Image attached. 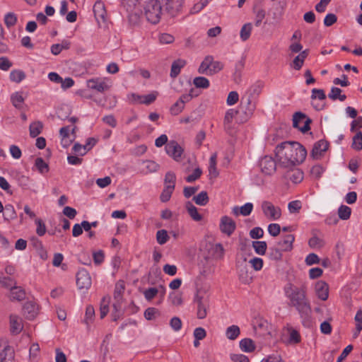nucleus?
<instances>
[{"mask_svg": "<svg viewBox=\"0 0 362 362\" xmlns=\"http://www.w3.org/2000/svg\"><path fill=\"white\" fill-rule=\"evenodd\" d=\"M261 362H284L281 356L279 354H272L264 358Z\"/></svg>", "mask_w": 362, "mask_h": 362, "instance_id": "obj_64", "label": "nucleus"}, {"mask_svg": "<svg viewBox=\"0 0 362 362\" xmlns=\"http://www.w3.org/2000/svg\"><path fill=\"white\" fill-rule=\"evenodd\" d=\"M0 284L5 288H11L16 285V281L11 277L0 275Z\"/></svg>", "mask_w": 362, "mask_h": 362, "instance_id": "obj_54", "label": "nucleus"}, {"mask_svg": "<svg viewBox=\"0 0 362 362\" xmlns=\"http://www.w3.org/2000/svg\"><path fill=\"white\" fill-rule=\"evenodd\" d=\"M4 21L6 26L10 28L16 24L18 21L17 16L13 12L7 13L4 16Z\"/></svg>", "mask_w": 362, "mask_h": 362, "instance_id": "obj_43", "label": "nucleus"}, {"mask_svg": "<svg viewBox=\"0 0 362 362\" xmlns=\"http://www.w3.org/2000/svg\"><path fill=\"white\" fill-rule=\"evenodd\" d=\"M315 291L317 297L322 300H326L329 296V287L326 282L320 281L315 284Z\"/></svg>", "mask_w": 362, "mask_h": 362, "instance_id": "obj_21", "label": "nucleus"}, {"mask_svg": "<svg viewBox=\"0 0 362 362\" xmlns=\"http://www.w3.org/2000/svg\"><path fill=\"white\" fill-rule=\"evenodd\" d=\"M185 207L193 220L199 221L202 219V216L198 213L197 207L194 206L191 202H187L185 204Z\"/></svg>", "mask_w": 362, "mask_h": 362, "instance_id": "obj_32", "label": "nucleus"}, {"mask_svg": "<svg viewBox=\"0 0 362 362\" xmlns=\"http://www.w3.org/2000/svg\"><path fill=\"white\" fill-rule=\"evenodd\" d=\"M329 147V143L325 140L321 139L313 145V149L310 153V156L313 159H319L327 151Z\"/></svg>", "mask_w": 362, "mask_h": 362, "instance_id": "obj_13", "label": "nucleus"}, {"mask_svg": "<svg viewBox=\"0 0 362 362\" xmlns=\"http://www.w3.org/2000/svg\"><path fill=\"white\" fill-rule=\"evenodd\" d=\"M219 228L223 233L230 236L236 228V223L230 217L223 216L221 218Z\"/></svg>", "mask_w": 362, "mask_h": 362, "instance_id": "obj_11", "label": "nucleus"}, {"mask_svg": "<svg viewBox=\"0 0 362 362\" xmlns=\"http://www.w3.org/2000/svg\"><path fill=\"white\" fill-rule=\"evenodd\" d=\"M193 84L197 88H208L210 86L209 81L204 76L195 77L193 80Z\"/></svg>", "mask_w": 362, "mask_h": 362, "instance_id": "obj_37", "label": "nucleus"}, {"mask_svg": "<svg viewBox=\"0 0 362 362\" xmlns=\"http://www.w3.org/2000/svg\"><path fill=\"white\" fill-rule=\"evenodd\" d=\"M206 248L209 251V257L219 259L224 256V248L221 243H206Z\"/></svg>", "mask_w": 362, "mask_h": 362, "instance_id": "obj_15", "label": "nucleus"}, {"mask_svg": "<svg viewBox=\"0 0 362 362\" xmlns=\"http://www.w3.org/2000/svg\"><path fill=\"white\" fill-rule=\"evenodd\" d=\"M288 330L290 334L288 339V342L290 344H298L300 342L301 337L299 332L296 329H293V327H289Z\"/></svg>", "mask_w": 362, "mask_h": 362, "instance_id": "obj_47", "label": "nucleus"}, {"mask_svg": "<svg viewBox=\"0 0 362 362\" xmlns=\"http://www.w3.org/2000/svg\"><path fill=\"white\" fill-rule=\"evenodd\" d=\"M284 291L289 300L288 305L295 308L298 313L303 325L310 327L312 325V308L307 297V287L305 285L298 287L289 282L284 286Z\"/></svg>", "mask_w": 362, "mask_h": 362, "instance_id": "obj_1", "label": "nucleus"}, {"mask_svg": "<svg viewBox=\"0 0 362 362\" xmlns=\"http://www.w3.org/2000/svg\"><path fill=\"white\" fill-rule=\"evenodd\" d=\"M183 0H150L144 7V14L148 22L157 24L166 12L175 16L181 9Z\"/></svg>", "mask_w": 362, "mask_h": 362, "instance_id": "obj_3", "label": "nucleus"}, {"mask_svg": "<svg viewBox=\"0 0 362 362\" xmlns=\"http://www.w3.org/2000/svg\"><path fill=\"white\" fill-rule=\"evenodd\" d=\"M25 98L23 95V92L17 91L11 94V102L12 105L18 110H23Z\"/></svg>", "mask_w": 362, "mask_h": 362, "instance_id": "obj_25", "label": "nucleus"}, {"mask_svg": "<svg viewBox=\"0 0 362 362\" xmlns=\"http://www.w3.org/2000/svg\"><path fill=\"white\" fill-rule=\"evenodd\" d=\"M14 350L9 345L0 344V362H13Z\"/></svg>", "mask_w": 362, "mask_h": 362, "instance_id": "obj_18", "label": "nucleus"}, {"mask_svg": "<svg viewBox=\"0 0 362 362\" xmlns=\"http://www.w3.org/2000/svg\"><path fill=\"white\" fill-rule=\"evenodd\" d=\"M125 286L124 282L122 281H118L115 284V291H114V300L115 302L113 303V308L115 309H121L122 308V302L123 299V293L124 291Z\"/></svg>", "mask_w": 362, "mask_h": 362, "instance_id": "obj_14", "label": "nucleus"}, {"mask_svg": "<svg viewBox=\"0 0 362 362\" xmlns=\"http://www.w3.org/2000/svg\"><path fill=\"white\" fill-rule=\"evenodd\" d=\"M11 332L13 334H19L23 329L22 320L16 315H10Z\"/></svg>", "mask_w": 362, "mask_h": 362, "instance_id": "obj_23", "label": "nucleus"}, {"mask_svg": "<svg viewBox=\"0 0 362 362\" xmlns=\"http://www.w3.org/2000/svg\"><path fill=\"white\" fill-rule=\"evenodd\" d=\"M71 114V110L67 105H62L57 110V116L61 120H66Z\"/></svg>", "mask_w": 362, "mask_h": 362, "instance_id": "obj_41", "label": "nucleus"}, {"mask_svg": "<svg viewBox=\"0 0 362 362\" xmlns=\"http://www.w3.org/2000/svg\"><path fill=\"white\" fill-rule=\"evenodd\" d=\"M23 309L26 318L29 320L33 319L37 315L35 304L31 301L26 302Z\"/></svg>", "mask_w": 362, "mask_h": 362, "instance_id": "obj_29", "label": "nucleus"}, {"mask_svg": "<svg viewBox=\"0 0 362 362\" xmlns=\"http://www.w3.org/2000/svg\"><path fill=\"white\" fill-rule=\"evenodd\" d=\"M159 289L158 288H156V287H151V288H148V289H146L145 291L144 292V297L145 298L148 300V301H150L158 293H159Z\"/></svg>", "mask_w": 362, "mask_h": 362, "instance_id": "obj_56", "label": "nucleus"}, {"mask_svg": "<svg viewBox=\"0 0 362 362\" xmlns=\"http://www.w3.org/2000/svg\"><path fill=\"white\" fill-rule=\"evenodd\" d=\"M308 245L311 248H320L324 245V241L315 235L310 238Z\"/></svg>", "mask_w": 362, "mask_h": 362, "instance_id": "obj_51", "label": "nucleus"}, {"mask_svg": "<svg viewBox=\"0 0 362 362\" xmlns=\"http://www.w3.org/2000/svg\"><path fill=\"white\" fill-rule=\"evenodd\" d=\"M239 212L243 216H249L253 209V204L250 202H247L243 206L239 207Z\"/></svg>", "mask_w": 362, "mask_h": 362, "instance_id": "obj_58", "label": "nucleus"}, {"mask_svg": "<svg viewBox=\"0 0 362 362\" xmlns=\"http://www.w3.org/2000/svg\"><path fill=\"white\" fill-rule=\"evenodd\" d=\"M252 12L255 16V25L256 27H259L262 23V21L265 18L266 11L264 9L258 8L256 5H255L252 8Z\"/></svg>", "mask_w": 362, "mask_h": 362, "instance_id": "obj_30", "label": "nucleus"}, {"mask_svg": "<svg viewBox=\"0 0 362 362\" xmlns=\"http://www.w3.org/2000/svg\"><path fill=\"white\" fill-rule=\"evenodd\" d=\"M88 86L90 89L95 90L103 93L109 88V86L105 82L97 78L88 81Z\"/></svg>", "mask_w": 362, "mask_h": 362, "instance_id": "obj_24", "label": "nucleus"}, {"mask_svg": "<svg viewBox=\"0 0 362 362\" xmlns=\"http://www.w3.org/2000/svg\"><path fill=\"white\" fill-rule=\"evenodd\" d=\"M165 149L167 154L173 157L176 161L179 160L183 153V149L175 141H170L168 143L165 145Z\"/></svg>", "mask_w": 362, "mask_h": 362, "instance_id": "obj_12", "label": "nucleus"}, {"mask_svg": "<svg viewBox=\"0 0 362 362\" xmlns=\"http://www.w3.org/2000/svg\"><path fill=\"white\" fill-rule=\"evenodd\" d=\"M252 30V24L251 23H245L240 29V39L244 42L247 40L250 37Z\"/></svg>", "mask_w": 362, "mask_h": 362, "instance_id": "obj_33", "label": "nucleus"}, {"mask_svg": "<svg viewBox=\"0 0 362 362\" xmlns=\"http://www.w3.org/2000/svg\"><path fill=\"white\" fill-rule=\"evenodd\" d=\"M43 128L42 123L41 122H35L31 123L29 127L30 136L32 138L37 136L42 132Z\"/></svg>", "mask_w": 362, "mask_h": 362, "instance_id": "obj_35", "label": "nucleus"}, {"mask_svg": "<svg viewBox=\"0 0 362 362\" xmlns=\"http://www.w3.org/2000/svg\"><path fill=\"white\" fill-rule=\"evenodd\" d=\"M351 214L350 207L346 205H341L338 209V216L341 220H348Z\"/></svg>", "mask_w": 362, "mask_h": 362, "instance_id": "obj_45", "label": "nucleus"}, {"mask_svg": "<svg viewBox=\"0 0 362 362\" xmlns=\"http://www.w3.org/2000/svg\"><path fill=\"white\" fill-rule=\"evenodd\" d=\"M261 171L267 175H272L276 169V163L274 159L269 156H265L259 162Z\"/></svg>", "mask_w": 362, "mask_h": 362, "instance_id": "obj_10", "label": "nucleus"}, {"mask_svg": "<svg viewBox=\"0 0 362 362\" xmlns=\"http://www.w3.org/2000/svg\"><path fill=\"white\" fill-rule=\"evenodd\" d=\"M223 69V64L219 61H214L211 55L206 56L202 62L198 69L200 74L213 76Z\"/></svg>", "mask_w": 362, "mask_h": 362, "instance_id": "obj_5", "label": "nucleus"}, {"mask_svg": "<svg viewBox=\"0 0 362 362\" xmlns=\"http://www.w3.org/2000/svg\"><path fill=\"white\" fill-rule=\"evenodd\" d=\"M282 252L279 247H269L268 256L272 260L279 261L282 259Z\"/></svg>", "mask_w": 362, "mask_h": 362, "instance_id": "obj_42", "label": "nucleus"}, {"mask_svg": "<svg viewBox=\"0 0 362 362\" xmlns=\"http://www.w3.org/2000/svg\"><path fill=\"white\" fill-rule=\"evenodd\" d=\"M202 171L199 168H197L194 172L185 177L187 182L192 183L199 179L202 175Z\"/></svg>", "mask_w": 362, "mask_h": 362, "instance_id": "obj_59", "label": "nucleus"}, {"mask_svg": "<svg viewBox=\"0 0 362 362\" xmlns=\"http://www.w3.org/2000/svg\"><path fill=\"white\" fill-rule=\"evenodd\" d=\"M11 300L21 301L25 298V291L21 286H13L10 289Z\"/></svg>", "mask_w": 362, "mask_h": 362, "instance_id": "obj_26", "label": "nucleus"}, {"mask_svg": "<svg viewBox=\"0 0 362 362\" xmlns=\"http://www.w3.org/2000/svg\"><path fill=\"white\" fill-rule=\"evenodd\" d=\"M159 314V311L156 308H148L144 312V317L148 320H151L156 317V315Z\"/></svg>", "mask_w": 362, "mask_h": 362, "instance_id": "obj_63", "label": "nucleus"}, {"mask_svg": "<svg viewBox=\"0 0 362 362\" xmlns=\"http://www.w3.org/2000/svg\"><path fill=\"white\" fill-rule=\"evenodd\" d=\"M194 301L197 304V317L201 320L204 319L207 315V310L209 308V298L197 294Z\"/></svg>", "mask_w": 362, "mask_h": 362, "instance_id": "obj_8", "label": "nucleus"}, {"mask_svg": "<svg viewBox=\"0 0 362 362\" xmlns=\"http://www.w3.org/2000/svg\"><path fill=\"white\" fill-rule=\"evenodd\" d=\"M286 7V0H279L278 2L274 4L272 11V16L274 22L279 23L281 21L284 14Z\"/></svg>", "mask_w": 362, "mask_h": 362, "instance_id": "obj_16", "label": "nucleus"}, {"mask_svg": "<svg viewBox=\"0 0 362 362\" xmlns=\"http://www.w3.org/2000/svg\"><path fill=\"white\" fill-rule=\"evenodd\" d=\"M35 223L37 225L36 233L39 236H42L46 233V226L40 218L35 219Z\"/></svg>", "mask_w": 362, "mask_h": 362, "instance_id": "obj_62", "label": "nucleus"}, {"mask_svg": "<svg viewBox=\"0 0 362 362\" xmlns=\"http://www.w3.org/2000/svg\"><path fill=\"white\" fill-rule=\"evenodd\" d=\"M244 100H245V98H243L239 110H235L233 109H230L226 112V115L224 117V124L225 125L230 124L233 117L235 115H239L238 120L239 121V122L242 123L240 120L241 118H243L245 115V112L241 109L242 106H245L244 105Z\"/></svg>", "mask_w": 362, "mask_h": 362, "instance_id": "obj_17", "label": "nucleus"}, {"mask_svg": "<svg viewBox=\"0 0 362 362\" xmlns=\"http://www.w3.org/2000/svg\"><path fill=\"white\" fill-rule=\"evenodd\" d=\"M261 209L264 216L269 220H278L281 216V209L269 201H263Z\"/></svg>", "mask_w": 362, "mask_h": 362, "instance_id": "obj_7", "label": "nucleus"}, {"mask_svg": "<svg viewBox=\"0 0 362 362\" xmlns=\"http://www.w3.org/2000/svg\"><path fill=\"white\" fill-rule=\"evenodd\" d=\"M311 122V119L301 112H296L293 116V127L298 129L302 133H305L310 129Z\"/></svg>", "mask_w": 362, "mask_h": 362, "instance_id": "obj_6", "label": "nucleus"}, {"mask_svg": "<svg viewBox=\"0 0 362 362\" xmlns=\"http://www.w3.org/2000/svg\"><path fill=\"white\" fill-rule=\"evenodd\" d=\"M193 200L197 205L206 206L209 202V199L207 192L206 191H202L197 196L193 197Z\"/></svg>", "mask_w": 362, "mask_h": 362, "instance_id": "obj_36", "label": "nucleus"}, {"mask_svg": "<svg viewBox=\"0 0 362 362\" xmlns=\"http://www.w3.org/2000/svg\"><path fill=\"white\" fill-rule=\"evenodd\" d=\"M354 320L356 321V332L354 333V337H356L362 330V310L359 309L355 315Z\"/></svg>", "mask_w": 362, "mask_h": 362, "instance_id": "obj_44", "label": "nucleus"}, {"mask_svg": "<svg viewBox=\"0 0 362 362\" xmlns=\"http://www.w3.org/2000/svg\"><path fill=\"white\" fill-rule=\"evenodd\" d=\"M252 247L257 254L264 255L266 253L267 245L265 241H253Z\"/></svg>", "mask_w": 362, "mask_h": 362, "instance_id": "obj_38", "label": "nucleus"}, {"mask_svg": "<svg viewBox=\"0 0 362 362\" xmlns=\"http://www.w3.org/2000/svg\"><path fill=\"white\" fill-rule=\"evenodd\" d=\"M95 317V309L91 305H88L86 309L84 322L88 325Z\"/></svg>", "mask_w": 362, "mask_h": 362, "instance_id": "obj_53", "label": "nucleus"}, {"mask_svg": "<svg viewBox=\"0 0 362 362\" xmlns=\"http://www.w3.org/2000/svg\"><path fill=\"white\" fill-rule=\"evenodd\" d=\"M186 61L182 59L175 60L171 65L170 77L176 78L180 74L182 68L186 65Z\"/></svg>", "mask_w": 362, "mask_h": 362, "instance_id": "obj_27", "label": "nucleus"}, {"mask_svg": "<svg viewBox=\"0 0 362 362\" xmlns=\"http://www.w3.org/2000/svg\"><path fill=\"white\" fill-rule=\"evenodd\" d=\"M288 171L284 175L285 178L289 179L293 183H300L303 179V173L298 168H287Z\"/></svg>", "mask_w": 362, "mask_h": 362, "instance_id": "obj_20", "label": "nucleus"}, {"mask_svg": "<svg viewBox=\"0 0 362 362\" xmlns=\"http://www.w3.org/2000/svg\"><path fill=\"white\" fill-rule=\"evenodd\" d=\"M25 78V74L24 71L19 70V69H15L11 71L9 78L11 81L16 82V83H20Z\"/></svg>", "mask_w": 362, "mask_h": 362, "instance_id": "obj_40", "label": "nucleus"}, {"mask_svg": "<svg viewBox=\"0 0 362 362\" xmlns=\"http://www.w3.org/2000/svg\"><path fill=\"white\" fill-rule=\"evenodd\" d=\"M263 83L257 81L251 86L248 90L249 96L245 99V106H242L241 109L245 112V116L240 119L241 122H247L252 115L255 110V105L252 104V99L257 97L262 91Z\"/></svg>", "mask_w": 362, "mask_h": 362, "instance_id": "obj_4", "label": "nucleus"}, {"mask_svg": "<svg viewBox=\"0 0 362 362\" xmlns=\"http://www.w3.org/2000/svg\"><path fill=\"white\" fill-rule=\"evenodd\" d=\"M337 21V16L334 13H330L325 16L324 18V25L326 27H329L334 24Z\"/></svg>", "mask_w": 362, "mask_h": 362, "instance_id": "obj_61", "label": "nucleus"}, {"mask_svg": "<svg viewBox=\"0 0 362 362\" xmlns=\"http://www.w3.org/2000/svg\"><path fill=\"white\" fill-rule=\"evenodd\" d=\"M240 334V330L238 325L229 326L226 330V336L230 340H235Z\"/></svg>", "mask_w": 362, "mask_h": 362, "instance_id": "obj_34", "label": "nucleus"}, {"mask_svg": "<svg viewBox=\"0 0 362 362\" xmlns=\"http://www.w3.org/2000/svg\"><path fill=\"white\" fill-rule=\"evenodd\" d=\"M239 346L240 349L246 353H251L255 350V344L252 339L245 338L240 341Z\"/></svg>", "mask_w": 362, "mask_h": 362, "instance_id": "obj_28", "label": "nucleus"}, {"mask_svg": "<svg viewBox=\"0 0 362 362\" xmlns=\"http://www.w3.org/2000/svg\"><path fill=\"white\" fill-rule=\"evenodd\" d=\"M275 153L279 167L292 168L305 160L307 151L297 141H284L276 147Z\"/></svg>", "mask_w": 362, "mask_h": 362, "instance_id": "obj_2", "label": "nucleus"}, {"mask_svg": "<svg viewBox=\"0 0 362 362\" xmlns=\"http://www.w3.org/2000/svg\"><path fill=\"white\" fill-rule=\"evenodd\" d=\"M176 176L175 174L171 171L166 173L164 179L165 186H174L175 187Z\"/></svg>", "mask_w": 362, "mask_h": 362, "instance_id": "obj_52", "label": "nucleus"}, {"mask_svg": "<svg viewBox=\"0 0 362 362\" xmlns=\"http://www.w3.org/2000/svg\"><path fill=\"white\" fill-rule=\"evenodd\" d=\"M185 105L182 104V100H177L175 104H173L170 109V114L173 115H179L184 109Z\"/></svg>", "mask_w": 362, "mask_h": 362, "instance_id": "obj_55", "label": "nucleus"}, {"mask_svg": "<svg viewBox=\"0 0 362 362\" xmlns=\"http://www.w3.org/2000/svg\"><path fill=\"white\" fill-rule=\"evenodd\" d=\"M295 240L293 235L288 234L284 236L283 240L277 243L279 247L284 251L289 252L293 249V243Z\"/></svg>", "mask_w": 362, "mask_h": 362, "instance_id": "obj_22", "label": "nucleus"}, {"mask_svg": "<svg viewBox=\"0 0 362 362\" xmlns=\"http://www.w3.org/2000/svg\"><path fill=\"white\" fill-rule=\"evenodd\" d=\"M93 13L98 24H100V21L103 23L106 21V11L105 5L103 1L98 0L93 6Z\"/></svg>", "mask_w": 362, "mask_h": 362, "instance_id": "obj_19", "label": "nucleus"}, {"mask_svg": "<svg viewBox=\"0 0 362 362\" xmlns=\"http://www.w3.org/2000/svg\"><path fill=\"white\" fill-rule=\"evenodd\" d=\"M148 173H155L158 170L160 165L153 160H146L144 162Z\"/></svg>", "mask_w": 362, "mask_h": 362, "instance_id": "obj_60", "label": "nucleus"}, {"mask_svg": "<svg viewBox=\"0 0 362 362\" xmlns=\"http://www.w3.org/2000/svg\"><path fill=\"white\" fill-rule=\"evenodd\" d=\"M169 238H170V237L168 235V232L166 230L161 229V230H159L157 231L156 240L158 244H160V245L165 244L168 241Z\"/></svg>", "mask_w": 362, "mask_h": 362, "instance_id": "obj_49", "label": "nucleus"}, {"mask_svg": "<svg viewBox=\"0 0 362 362\" xmlns=\"http://www.w3.org/2000/svg\"><path fill=\"white\" fill-rule=\"evenodd\" d=\"M91 277L88 271L84 269H80L76 274V285L78 289H88L91 286Z\"/></svg>", "mask_w": 362, "mask_h": 362, "instance_id": "obj_9", "label": "nucleus"}, {"mask_svg": "<svg viewBox=\"0 0 362 362\" xmlns=\"http://www.w3.org/2000/svg\"><path fill=\"white\" fill-rule=\"evenodd\" d=\"M173 191L174 186H165L160 196V201L162 202H167L168 201H169Z\"/></svg>", "mask_w": 362, "mask_h": 362, "instance_id": "obj_46", "label": "nucleus"}, {"mask_svg": "<svg viewBox=\"0 0 362 362\" xmlns=\"http://www.w3.org/2000/svg\"><path fill=\"white\" fill-rule=\"evenodd\" d=\"M302 207V203L300 200L290 202L288 204V209L290 213H298Z\"/></svg>", "mask_w": 362, "mask_h": 362, "instance_id": "obj_57", "label": "nucleus"}, {"mask_svg": "<svg viewBox=\"0 0 362 362\" xmlns=\"http://www.w3.org/2000/svg\"><path fill=\"white\" fill-rule=\"evenodd\" d=\"M110 300V297L109 296H107L103 297L101 300L100 308V315L101 319L104 318L107 315V314L109 311L108 304H109Z\"/></svg>", "mask_w": 362, "mask_h": 362, "instance_id": "obj_39", "label": "nucleus"}, {"mask_svg": "<svg viewBox=\"0 0 362 362\" xmlns=\"http://www.w3.org/2000/svg\"><path fill=\"white\" fill-rule=\"evenodd\" d=\"M35 165L37 168L38 171L43 174L49 171V165L45 162V160L39 157L35 159Z\"/></svg>", "mask_w": 362, "mask_h": 362, "instance_id": "obj_48", "label": "nucleus"}, {"mask_svg": "<svg viewBox=\"0 0 362 362\" xmlns=\"http://www.w3.org/2000/svg\"><path fill=\"white\" fill-rule=\"evenodd\" d=\"M351 147L356 151L362 149V132L361 131L358 132L353 137Z\"/></svg>", "mask_w": 362, "mask_h": 362, "instance_id": "obj_50", "label": "nucleus"}, {"mask_svg": "<svg viewBox=\"0 0 362 362\" xmlns=\"http://www.w3.org/2000/svg\"><path fill=\"white\" fill-rule=\"evenodd\" d=\"M3 217L5 221L9 222L17 218V213L12 204H6L3 212Z\"/></svg>", "mask_w": 362, "mask_h": 362, "instance_id": "obj_31", "label": "nucleus"}]
</instances>
